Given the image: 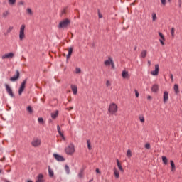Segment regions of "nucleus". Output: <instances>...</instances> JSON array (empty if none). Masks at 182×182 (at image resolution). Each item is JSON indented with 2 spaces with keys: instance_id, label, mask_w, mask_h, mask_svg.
Returning a JSON list of instances; mask_svg holds the SVG:
<instances>
[{
  "instance_id": "1",
  "label": "nucleus",
  "mask_w": 182,
  "mask_h": 182,
  "mask_svg": "<svg viewBox=\"0 0 182 182\" xmlns=\"http://www.w3.org/2000/svg\"><path fill=\"white\" fill-rule=\"evenodd\" d=\"M65 152L68 156H72V154L75 153V145L72 143L68 144V146L65 149Z\"/></svg>"
},
{
  "instance_id": "2",
  "label": "nucleus",
  "mask_w": 182,
  "mask_h": 182,
  "mask_svg": "<svg viewBox=\"0 0 182 182\" xmlns=\"http://www.w3.org/2000/svg\"><path fill=\"white\" fill-rule=\"evenodd\" d=\"M26 28V25L25 24H21L20 29H19V40L20 41H23L25 39L26 36H25V29Z\"/></svg>"
},
{
  "instance_id": "3",
  "label": "nucleus",
  "mask_w": 182,
  "mask_h": 182,
  "mask_svg": "<svg viewBox=\"0 0 182 182\" xmlns=\"http://www.w3.org/2000/svg\"><path fill=\"white\" fill-rule=\"evenodd\" d=\"M70 25V20L66 18L61 21L58 24L59 29H63V28H68Z\"/></svg>"
},
{
  "instance_id": "4",
  "label": "nucleus",
  "mask_w": 182,
  "mask_h": 182,
  "mask_svg": "<svg viewBox=\"0 0 182 182\" xmlns=\"http://www.w3.org/2000/svg\"><path fill=\"white\" fill-rule=\"evenodd\" d=\"M118 110V107L116 103H112L109 106L108 112L110 113V114H116Z\"/></svg>"
},
{
  "instance_id": "5",
  "label": "nucleus",
  "mask_w": 182,
  "mask_h": 182,
  "mask_svg": "<svg viewBox=\"0 0 182 182\" xmlns=\"http://www.w3.org/2000/svg\"><path fill=\"white\" fill-rule=\"evenodd\" d=\"M6 90L8 93V95L11 97H14L15 95H14V91L12 90V88L11 87V86H9V85L8 84H5L4 85Z\"/></svg>"
},
{
  "instance_id": "6",
  "label": "nucleus",
  "mask_w": 182,
  "mask_h": 182,
  "mask_svg": "<svg viewBox=\"0 0 182 182\" xmlns=\"http://www.w3.org/2000/svg\"><path fill=\"white\" fill-rule=\"evenodd\" d=\"M27 80H24L22 83L21 84V86L18 89V95L19 96L22 95V93H23V90H25V85H26Z\"/></svg>"
},
{
  "instance_id": "7",
  "label": "nucleus",
  "mask_w": 182,
  "mask_h": 182,
  "mask_svg": "<svg viewBox=\"0 0 182 182\" xmlns=\"http://www.w3.org/2000/svg\"><path fill=\"white\" fill-rule=\"evenodd\" d=\"M41 139L35 138L31 141V145L33 146V147H39V146H41Z\"/></svg>"
},
{
  "instance_id": "8",
  "label": "nucleus",
  "mask_w": 182,
  "mask_h": 182,
  "mask_svg": "<svg viewBox=\"0 0 182 182\" xmlns=\"http://www.w3.org/2000/svg\"><path fill=\"white\" fill-rule=\"evenodd\" d=\"M159 72H160V66L159 64L155 65V70L153 71H151V75L152 76H158L159 75Z\"/></svg>"
},
{
  "instance_id": "9",
  "label": "nucleus",
  "mask_w": 182,
  "mask_h": 182,
  "mask_svg": "<svg viewBox=\"0 0 182 182\" xmlns=\"http://www.w3.org/2000/svg\"><path fill=\"white\" fill-rule=\"evenodd\" d=\"M19 70H16V74L13 77H10L11 82H16V80L19 79Z\"/></svg>"
},
{
  "instance_id": "10",
  "label": "nucleus",
  "mask_w": 182,
  "mask_h": 182,
  "mask_svg": "<svg viewBox=\"0 0 182 182\" xmlns=\"http://www.w3.org/2000/svg\"><path fill=\"white\" fill-rule=\"evenodd\" d=\"M14 56V53H9L3 55L1 56V59H12Z\"/></svg>"
},
{
  "instance_id": "11",
  "label": "nucleus",
  "mask_w": 182,
  "mask_h": 182,
  "mask_svg": "<svg viewBox=\"0 0 182 182\" xmlns=\"http://www.w3.org/2000/svg\"><path fill=\"white\" fill-rule=\"evenodd\" d=\"M53 157L57 161H65V158L58 154H53Z\"/></svg>"
},
{
  "instance_id": "12",
  "label": "nucleus",
  "mask_w": 182,
  "mask_h": 182,
  "mask_svg": "<svg viewBox=\"0 0 182 182\" xmlns=\"http://www.w3.org/2000/svg\"><path fill=\"white\" fill-rule=\"evenodd\" d=\"M159 89H160V87L159 86L158 84H154L151 87V92H153V93H157Z\"/></svg>"
},
{
  "instance_id": "13",
  "label": "nucleus",
  "mask_w": 182,
  "mask_h": 182,
  "mask_svg": "<svg viewBox=\"0 0 182 182\" xmlns=\"http://www.w3.org/2000/svg\"><path fill=\"white\" fill-rule=\"evenodd\" d=\"M122 76L123 79H130V75H129V71L123 70L122 73Z\"/></svg>"
},
{
  "instance_id": "14",
  "label": "nucleus",
  "mask_w": 182,
  "mask_h": 182,
  "mask_svg": "<svg viewBox=\"0 0 182 182\" xmlns=\"http://www.w3.org/2000/svg\"><path fill=\"white\" fill-rule=\"evenodd\" d=\"M59 115V111L55 110L53 112H51L50 116L53 120H55L58 118V116Z\"/></svg>"
},
{
  "instance_id": "15",
  "label": "nucleus",
  "mask_w": 182,
  "mask_h": 182,
  "mask_svg": "<svg viewBox=\"0 0 182 182\" xmlns=\"http://www.w3.org/2000/svg\"><path fill=\"white\" fill-rule=\"evenodd\" d=\"M113 63V58H112V57H108V59L106 60L104 62V64L105 65V66H110V65Z\"/></svg>"
},
{
  "instance_id": "16",
  "label": "nucleus",
  "mask_w": 182,
  "mask_h": 182,
  "mask_svg": "<svg viewBox=\"0 0 182 182\" xmlns=\"http://www.w3.org/2000/svg\"><path fill=\"white\" fill-rule=\"evenodd\" d=\"M163 99H164V103H167V102H168V92L167 91L164 92Z\"/></svg>"
},
{
  "instance_id": "17",
  "label": "nucleus",
  "mask_w": 182,
  "mask_h": 182,
  "mask_svg": "<svg viewBox=\"0 0 182 182\" xmlns=\"http://www.w3.org/2000/svg\"><path fill=\"white\" fill-rule=\"evenodd\" d=\"M71 90L73 91V95H77V86L71 85Z\"/></svg>"
},
{
  "instance_id": "18",
  "label": "nucleus",
  "mask_w": 182,
  "mask_h": 182,
  "mask_svg": "<svg viewBox=\"0 0 182 182\" xmlns=\"http://www.w3.org/2000/svg\"><path fill=\"white\" fill-rule=\"evenodd\" d=\"M117 164L119 170H120L123 173L124 171V169H123V166H122V164H120L119 159H117Z\"/></svg>"
},
{
  "instance_id": "19",
  "label": "nucleus",
  "mask_w": 182,
  "mask_h": 182,
  "mask_svg": "<svg viewBox=\"0 0 182 182\" xmlns=\"http://www.w3.org/2000/svg\"><path fill=\"white\" fill-rule=\"evenodd\" d=\"M48 175L49 177L52 178L53 176H55V173L53 172V170L50 168V166H48Z\"/></svg>"
},
{
  "instance_id": "20",
  "label": "nucleus",
  "mask_w": 182,
  "mask_h": 182,
  "mask_svg": "<svg viewBox=\"0 0 182 182\" xmlns=\"http://www.w3.org/2000/svg\"><path fill=\"white\" fill-rule=\"evenodd\" d=\"M170 163H171V171H176V164H174V161L173 160H171Z\"/></svg>"
},
{
  "instance_id": "21",
  "label": "nucleus",
  "mask_w": 182,
  "mask_h": 182,
  "mask_svg": "<svg viewBox=\"0 0 182 182\" xmlns=\"http://www.w3.org/2000/svg\"><path fill=\"white\" fill-rule=\"evenodd\" d=\"M36 182H43V175L39 174Z\"/></svg>"
},
{
  "instance_id": "22",
  "label": "nucleus",
  "mask_w": 182,
  "mask_h": 182,
  "mask_svg": "<svg viewBox=\"0 0 182 182\" xmlns=\"http://www.w3.org/2000/svg\"><path fill=\"white\" fill-rule=\"evenodd\" d=\"M26 14L28 15H29L30 16H32V15H33V11H32V9L31 8H27L26 9Z\"/></svg>"
},
{
  "instance_id": "23",
  "label": "nucleus",
  "mask_w": 182,
  "mask_h": 182,
  "mask_svg": "<svg viewBox=\"0 0 182 182\" xmlns=\"http://www.w3.org/2000/svg\"><path fill=\"white\" fill-rule=\"evenodd\" d=\"M113 171H114V174L116 178H119V177H120V174L119 173V171H117L116 168H114Z\"/></svg>"
},
{
  "instance_id": "24",
  "label": "nucleus",
  "mask_w": 182,
  "mask_h": 182,
  "mask_svg": "<svg viewBox=\"0 0 182 182\" xmlns=\"http://www.w3.org/2000/svg\"><path fill=\"white\" fill-rule=\"evenodd\" d=\"M146 56H147V50H144L141 52V58H143V59H144Z\"/></svg>"
},
{
  "instance_id": "25",
  "label": "nucleus",
  "mask_w": 182,
  "mask_h": 182,
  "mask_svg": "<svg viewBox=\"0 0 182 182\" xmlns=\"http://www.w3.org/2000/svg\"><path fill=\"white\" fill-rule=\"evenodd\" d=\"M173 90H174L175 93H176V94L180 93V90H178V85H177V84L174 85Z\"/></svg>"
},
{
  "instance_id": "26",
  "label": "nucleus",
  "mask_w": 182,
  "mask_h": 182,
  "mask_svg": "<svg viewBox=\"0 0 182 182\" xmlns=\"http://www.w3.org/2000/svg\"><path fill=\"white\" fill-rule=\"evenodd\" d=\"M9 5L11 6H13V5H15L16 4V0H8Z\"/></svg>"
},
{
  "instance_id": "27",
  "label": "nucleus",
  "mask_w": 182,
  "mask_h": 182,
  "mask_svg": "<svg viewBox=\"0 0 182 182\" xmlns=\"http://www.w3.org/2000/svg\"><path fill=\"white\" fill-rule=\"evenodd\" d=\"M72 52H73V49L72 48L68 49V54L67 55V59H69L70 56L72 55Z\"/></svg>"
},
{
  "instance_id": "28",
  "label": "nucleus",
  "mask_w": 182,
  "mask_h": 182,
  "mask_svg": "<svg viewBox=\"0 0 182 182\" xmlns=\"http://www.w3.org/2000/svg\"><path fill=\"white\" fill-rule=\"evenodd\" d=\"M87 147H88L89 150H91L92 149V146H91L92 141H90V139L87 140Z\"/></svg>"
},
{
  "instance_id": "29",
  "label": "nucleus",
  "mask_w": 182,
  "mask_h": 182,
  "mask_svg": "<svg viewBox=\"0 0 182 182\" xmlns=\"http://www.w3.org/2000/svg\"><path fill=\"white\" fill-rule=\"evenodd\" d=\"M65 170L67 174H70V169L69 168V166L65 165Z\"/></svg>"
},
{
  "instance_id": "30",
  "label": "nucleus",
  "mask_w": 182,
  "mask_h": 182,
  "mask_svg": "<svg viewBox=\"0 0 182 182\" xmlns=\"http://www.w3.org/2000/svg\"><path fill=\"white\" fill-rule=\"evenodd\" d=\"M175 32H176V28H174V27H173V28L171 29V34L172 38H174V36H175Z\"/></svg>"
},
{
  "instance_id": "31",
  "label": "nucleus",
  "mask_w": 182,
  "mask_h": 182,
  "mask_svg": "<svg viewBox=\"0 0 182 182\" xmlns=\"http://www.w3.org/2000/svg\"><path fill=\"white\" fill-rule=\"evenodd\" d=\"M127 157H128V159H130V157H132V151L130 149H128L127 151Z\"/></svg>"
},
{
  "instance_id": "32",
  "label": "nucleus",
  "mask_w": 182,
  "mask_h": 182,
  "mask_svg": "<svg viewBox=\"0 0 182 182\" xmlns=\"http://www.w3.org/2000/svg\"><path fill=\"white\" fill-rule=\"evenodd\" d=\"M9 15V11H6L3 12L2 17L3 18H6V16H8Z\"/></svg>"
},
{
  "instance_id": "33",
  "label": "nucleus",
  "mask_w": 182,
  "mask_h": 182,
  "mask_svg": "<svg viewBox=\"0 0 182 182\" xmlns=\"http://www.w3.org/2000/svg\"><path fill=\"white\" fill-rule=\"evenodd\" d=\"M27 112H28V113L32 114V113H33V110L32 109V107H31V106L27 107Z\"/></svg>"
},
{
  "instance_id": "34",
  "label": "nucleus",
  "mask_w": 182,
  "mask_h": 182,
  "mask_svg": "<svg viewBox=\"0 0 182 182\" xmlns=\"http://www.w3.org/2000/svg\"><path fill=\"white\" fill-rule=\"evenodd\" d=\"M157 19V16L155 12L152 13V21L154 22Z\"/></svg>"
},
{
  "instance_id": "35",
  "label": "nucleus",
  "mask_w": 182,
  "mask_h": 182,
  "mask_svg": "<svg viewBox=\"0 0 182 182\" xmlns=\"http://www.w3.org/2000/svg\"><path fill=\"white\" fill-rule=\"evenodd\" d=\"M162 161L164 164H167V163L168 162V160L167 159V157H166V156H162Z\"/></svg>"
},
{
  "instance_id": "36",
  "label": "nucleus",
  "mask_w": 182,
  "mask_h": 182,
  "mask_svg": "<svg viewBox=\"0 0 182 182\" xmlns=\"http://www.w3.org/2000/svg\"><path fill=\"white\" fill-rule=\"evenodd\" d=\"M139 121L141 122V123H144L145 119H144V117L143 115H140L139 117Z\"/></svg>"
},
{
  "instance_id": "37",
  "label": "nucleus",
  "mask_w": 182,
  "mask_h": 182,
  "mask_svg": "<svg viewBox=\"0 0 182 182\" xmlns=\"http://www.w3.org/2000/svg\"><path fill=\"white\" fill-rule=\"evenodd\" d=\"M57 130H58V132L59 133L60 136H62V134H63L62 133V131L60 130V127L59 125L57 126Z\"/></svg>"
},
{
  "instance_id": "38",
  "label": "nucleus",
  "mask_w": 182,
  "mask_h": 182,
  "mask_svg": "<svg viewBox=\"0 0 182 182\" xmlns=\"http://www.w3.org/2000/svg\"><path fill=\"white\" fill-rule=\"evenodd\" d=\"M18 6H24V5H25V1H18Z\"/></svg>"
},
{
  "instance_id": "39",
  "label": "nucleus",
  "mask_w": 182,
  "mask_h": 182,
  "mask_svg": "<svg viewBox=\"0 0 182 182\" xmlns=\"http://www.w3.org/2000/svg\"><path fill=\"white\" fill-rule=\"evenodd\" d=\"M38 123H40L41 124H43V123H44L43 118H42V117L38 118Z\"/></svg>"
},
{
  "instance_id": "40",
  "label": "nucleus",
  "mask_w": 182,
  "mask_h": 182,
  "mask_svg": "<svg viewBox=\"0 0 182 182\" xmlns=\"http://www.w3.org/2000/svg\"><path fill=\"white\" fill-rule=\"evenodd\" d=\"M12 31H14V26H10L7 29L8 33H10V32H12Z\"/></svg>"
},
{
  "instance_id": "41",
  "label": "nucleus",
  "mask_w": 182,
  "mask_h": 182,
  "mask_svg": "<svg viewBox=\"0 0 182 182\" xmlns=\"http://www.w3.org/2000/svg\"><path fill=\"white\" fill-rule=\"evenodd\" d=\"M106 86H107V87H110V86H112V82H110L109 80H107L106 81Z\"/></svg>"
},
{
  "instance_id": "42",
  "label": "nucleus",
  "mask_w": 182,
  "mask_h": 182,
  "mask_svg": "<svg viewBox=\"0 0 182 182\" xmlns=\"http://www.w3.org/2000/svg\"><path fill=\"white\" fill-rule=\"evenodd\" d=\"M159 35L160 36V38H161V39L163 41H166V38H164V35H163V33H161V32L159 33Z\"/></svg>"
},
{
  "instance_id": "43",
  "label": "nucleus",
  "mask_w": 182,
  "mask_h": 182,
  "mask_svg": "<svg viewBox=\"0 0 182 182\" xmlns=\"http://www.w3.org/2000/svg\"><path fill=\"white\" fill-rule=\"evenodd\" d=\"M161 2L164 6H166L167 4V0H161Z\"/></svg>"
},
{
  "instance_id": "44",
  "label": "nucleus",
  "mask_w": 182,
  "mask_h": 182,
  "mask_svg": "<svg viewBox=\"0 0 182 182\" xmlns=\"http://www.w3.org/2000/svg\"><path fill=\"white\" fill-rule=\"evenodd\" d=\"M81 71H82V70H81L80 68H77L75 69V73H77V74L80 73Z\"/></svg>"
},
{
  "instance_id": "45",
  "label": "nucleus",
  "mask_w": 182,
  "mask_h": 182,
  "mask_svg": "<svg viewBox=\"0 0 182 182\" xmlns=\"http://www.w3.org/2000/svg\"><path fill=\"white\" fill-rule=\"evenodd\" d=\"M78 177H79L80 178H82L83 177V171H81L79 173Z\"/></svg>"
},
{
  "instance_id": "46",
  "label": "nucleus",
  "mask_w": 182,
  "mask_h": 182,
  "mask_svg": "<svg viewBox=\"0 0 182 182\" xmlns=\"http://www.w3.org/2000/svg\"><path fill=\"white\" fill-rule=\"evenodd\" d=\"M150 147H151L150 144L146 143L145 144V149H147L148 150H149Z\"/></svg>"
},
{
  "instance_id": "47",
  "label": "nucleus",
  "mask_w": 182,
  "mask_h": 182,
  "mask_svg": "<svg viewBox=\"0 0 182 182\" xmlns=\"http://www.w3.org/2000/svg\"><path fill=\"white\" fill-rule=\"evenodd\" d=\"M134 92H135V96H136V97H139V91H137V90H134Z\"/></svg>"
},
{
  "instance_id": "48",
  "label": "nucleus",
  "mask_w": 182,
  "mask_h": 182,
  "mask_svg": "<svg viewBox=\"0 0 182 182\" xmlns=\"http://www.w3.org/2000/svg\"><path fill=\"white\" fill-rule=\"evenodd\" d=\"M164 40H163V38H161V39H160L159 40V42L161 43V45L163 46H164Z\"/></svg>"
},
{
  "instance_id": "49",
  "label": "nucleus",
  "mask_w": 182,
  "mask_h": 182,
  "mask_svg": "<svg viewBox=\"0 0 182 182\" xmlns=\"http://www.w3.org/2000/svg\"><path fill=\"white\" fill-rule=\"evenodd\" d=\"M98 16L100 19H102V18H103V15H102V14H100V11L98 12Z\"/></svg>"
},
{
  "instance_id": "50",
  "label": "nucleus",
  "mask_w": 182,
  "mask_h": 182,
  "mask_svg": "<svg viewBox=\"0 0 182 182\" xmlns=\"http://www.w3.org/2000/svg\"><path fill=\"white\" fill-rule=\"evenodd\" d=\"M95 172L97 173V174H100V170H99V168H96Z\"/></svg>"
},
{
  "instance_id": "51",
  "label": "nucleus",
  "mask_w": 182,
  "mask_h": 182,
  "mask_svg": "<svg viewBox=\"0 0 182 182\" xmlns=\"http://www.w3.org/2000/svg\"><path fill=\"white\" fill-rule=\"evenodd\" d=\"M60 136L63 140H66V138L65 137V135H63V134H62V135Z\"/></svg>"
},
{
  "instance_id": "52",
  "label": "nucleus",
  "mask_w": 182,
  "mask_h": 182,
  "mask_svg": "<svg viewBox=\"0 0 182 182\" xmlns=\"http://www.w3.org/2000/svg\"><path fill=\"white\" fill-rule=\"evenodd\" d=\"M111 66H112V69H114V61H112Z\"/></svg>"
},
{
  "instance_id": "53",
  "label": "nucleus",
  "mask_w": 182,
  "mask_h": 182,
  "mask_svg": "<svg viewBox=\"0 0 182 182\" xmlns=\"http://www.w3.org/2000/svg\"><path fill=\"white\" fill-rule=\"evenodd\" d=\"M171 82H173L174 79H173V74H171Z\"/></svg>"
},
{
  "instance_id": "54",
  "label": "nucleus",
  "mask_w": 182,
  "mask_h": 182,
  "mask_svg": "<svg viewBox=\"0 0 182 182\" xmlns=\"http://www.w3.org/2000/svg\"><path fill=\"white\" fill-rule=\"evenodd\" d=\"M62 14H66V9H63V11H62Z\"/></svg>"
},
{
  "instance_id": "55",
  "label": "nucleus",
  "mask_w": 182,
  "mask_h": 182,
  "mask_svg": "<svg viewBox=\"0 0 182 182\" xmlns=\"http://www.w3.org/2000/svg\"><path fill=\"white\" fill-rule=\"evenodd\" d=\"M68 110H73V107H70L68 108Z\"/></svg>"
},
{
  "instance_id": "56",
  "label": "nucleus",
  "mask_w": 182,
  "mask_h": 182,
  "mask_svg": "<svg viewBox=\"0 0 182 182\" xmlns=\"http://www.w3.org/2000/svg\"><path fill=\"white\" fill-rule=\"evenodd\" d=\"M148 65L150 66L151 65V62L150 60L148 61Z\"/></svg>"
},
{
  "instance_id": "57",
  "label": "nucleus",
  "mask_w": 182,
  "mask_h": 182,
  "mask_svg": "<svg viewBox=\"0 0 182 182\" xmlns=\"http://www.w3.org/2000/svg\"><path fill=\"white\" fill-rule=\"evenodd\" d=\"M148 100H150L151 99V96L149 95L148 97H147Z\"/></svg>"
},
{
  "instance_id": "58",
  "label": "nucleus",
  "mask_w": 182,
  "mask_h": 182,
  "mask_svg": "<svg viewBox=\"0 0 182 182\" xmlns=\"http://www.w3.org/2000/svg\"><path fill=\"white\" fill-rule=\"evenodd\" d=\"M27 182H33V181H28Z\"/></svg>"
},
{
  "instance_id": "59",
  "label": "nucleus",
  "mask_w": 182,
  "mask_h": 182,
  "mask_svg": "<svg viewBox=\"0 0 182 182\" xmlns=\"http://www.w3.org/2000/svg\"><path fill=\"white\" fill-rule=\"evenodd\" d=\"M0 173H2V170L0 169Z\"/></svg>"
},
{
  "instance_id": "60",
  "label": "nucleus",
  "mask_w": 182,
  "mask_h": 182,
  "mask_svg": "<svg viewBox=\"0 0 182 182\" xmlns=\"http://www.w3.org/2000/svg\"><path fill=\"white\" fill-rule=\"evenodd\" d=\"M132 5H134V3H132Z\"/></svg>"
},
{
  "instance_id": "61",
  "label": "nucleus",
  "mask_w": 182,
  "mask_h": 182,
  "mask_svg": "<svg viewBox=\"0 0 182 182\" xmlns=\"http://www.w3.org/2000/svg\"><path fill=\"white\" fill-rule=\"evenodd\" d=\"M168 2H170V1H171V0H168Z\"/></svg>"
}]
</instances>
